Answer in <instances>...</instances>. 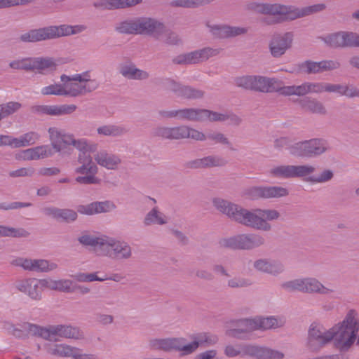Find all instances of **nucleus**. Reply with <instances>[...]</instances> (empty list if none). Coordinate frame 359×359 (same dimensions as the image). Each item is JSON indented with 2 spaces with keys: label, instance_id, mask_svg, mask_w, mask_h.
<instances>
[{
  "label": "nucleus",
  "instance_id": "15",
  "mask_svg": "<svg viewBox=\"0 0 359 359\" xmlns=\"http://www.w3.org/2000/svg\"><path fill=\"white\" fill-rule=\"evenodd\" d=\"M293 40L294 33L292 32L274 34L269 43L271 55L276 58L280 57L292 48Z\"/></svg>",
  "mask_w": 359,
  "mask_h": 359
},
{
  "label": "nucleus",
  "instance_id": "27",
  "mask_svg": "<svg viewBox=\"0 0 359 359\" xmlns=\"http://www.w3.org/2000/svg\"><path fill=\"white\" fill-rule=\"evenodd\" d=\"M119 73L128 80L144 81L150 77L148 72L137 68L130 60L120 65Z\"/></svg>",
  "mask_w": 359,
  "mask_h": 359
},
{
  "label": "nucleus",
  "instance_id": "16",
  "mask_svg": "<svg viewBox=\"0 0 359 359\" xmlns=\"http://www.w3.org/2000/svg\"><path fill=\"white\" fill-rule=\"evenodd\" d=\"M299 74H316L327 71H332L340 67V63L337 60H322L315 62L307 60L299 63L297 66Z\"/></svg>",
  "mask_w": 359,
  "mask_h": 359
},
{
  "label": "nucleus",
  "instance_id": "31",
  "mask_svg": "<svg viewBox=\"0 0 359 359\" xmlns=\"http://www.w3.org/2000/svg\"><path fill=\"white\" fill-rule=\"evenodd\" d=\"M212 204L217 210L227 216L232 221L240 206L238 204L221 198H215L212 200Z\"/></svg>",
  "mask_w": 359,
  "mask_h": 359
},
{
  "label": "nucleus",
  "instance_id": "30",
  "mask_svg": "<svg viewBox=\"0 0 359 359\" xmlns=\"http://www.w3.org/2000/svg\"><path fill=\"white\" fill-rule=\"evenodd\" d=\"M305 144L307 158L318 156L326 152L329 149L327 141L320 138L305 140Z\"/></svg>",
  "mask_w": 359,
  "mask_h": 359
},
{
  "label": "nucleus",
  "instance_id": "45",
  "mask_svg": "<svg viewBox=\"0 0 359 359\" xmlns=\"http://www.w3.org/2000/svg\"><path fill=\"white\" fill-rule=\"evenodd\" d=\"M255 322L257 325V330H268L281 326L279 324L278 320L273 316L255 320Z\"/></svg>",
  "mask_w": 359,
  "mask_h": 359
},
{
  "label": "nucleus",
  "instance_id": "25",
  "mask_svg": "<svg viewBox=\"0 0 359 359\" xmlns=\"http://www.w3.org/2000/svg\"><path fill=\"white\" fill-rule=\"evenodd\" d=\"M43 214L59 222L70 223L77 219V212L72 209L57 207H45L42 209Z\"/></svg>",
  "mask_w": 359,
  "mask_h": 359
},
{
  "label": "nucleus",
  "instance_id": "57",
  "mask_svg": "<svg viewBox=\"0 0 359 359\" xmlns=\"http://www.w3.org/2000/svg\"><path fill=\"white\" fill-rule=\"evenodd\" d=\"M294 142L291 137L288 136H283L277 138L274 140V147L278 150L283 148L288 150L290 152V147H292Z\"/></svg>",
  "mask_w": 359,
  "mask_h": 359
},
{
  "label": "nucleus",
  "instance_id": "29",
  "mask_svg": "<svg viewBox=\"0 0 359 359\" xmlns=\"http://www.w3.org/2000/svg\"><path fill=\"white\" fill-rule=\"evenodd\" d=\"M295 102L306 111L320 115H325L327 114L324 104L316 98L304 97L301 99H297Z\"/></svg>",
  "mask_w": 359,
  "mask_h": 359
},
{
  "label": "nucleus",
  "instance_id": "28",
  "mask_svg": "<svg viewBox=\"0 0 359 359\" xmlns=\"http://www.w3.org/2000/svg\"><path fill=\"white\" fill-rule=\"evenodd\" d=\"M253 266L256 270L274 276H278L285 270L281 262L267 259H259L254 262Z\"/></svg>",
  "mask_w": 359,
  "mask_h": 359
},
{
  "label": "nucleus",
  "instance_id": "8",
  "mask_svg": "<svg viewBox=\"0 0 359 359\" xmlns=\"http://www.w3.org/2000/svg\"><path fill=\"white\" fill-rule=\"evenodd\" d=\"M78 162L81 164L75 170V172L81 175L75 178V181L81 184H99L101 180L96 177L98 168L93 161L90 154L81 153L78 158Z\"/></svg>",
  "mask_w": 359,
  "mask_h": 359
},
{
  "label": "nucleus",
  "instance_id": "17",
  "mask_svg": "<svg viewBox=\"0 0 359 359\" xmlns=\"http://www.w3.org/2000/svg\"><path fill=\"white\" fill-rule=\"evenodd\" d=\"M165 32V25L151 18H137V34L158 39Z\"/></svg>",
  "mask_w": 359,
  "mask_h": 359
},
{
  "label": "nucleus",
  "instance_id": "48",
  "mask_svg": "<svg viewBox=\"0 0 359 359\" xmlns=\"http://www.w3.org/2000/svg\"><path fill=\"white\" fill-rule=\"evenodd\" d=\"M82 153L95 152L97 149V144L95 143H89L86 139L74 140L72 145Z\"/></svg>",
  "mask_w": 359,
  "mask_h": 359
},
{
  "label": "nucleus",
  "instance_id": "4",
  "mask_svg": "<svg viewBox=\"0 0 359 359\" xmlns=\"http://www.w3.org/2000/svg\"><path fill=\"white\" fill-rule=\"evenodd\" d=\"M220 247L232 250H251L265 244V239L259 233H242L219 240Z\"/></svg>",
  "mask_w": 359,
  "mask_h": 359
},
{
  "label": "nucleus",
  "instance_id": "41",
  "mask_svg": "<svg viewBox=\"0 0 359 359\" xmlns=\"http://www.w3.org/2000/svg\"><path fill=\"white\" fill-rule=\"evenodd\" d=\"M28 326L27 336L30 334L46 340H50V325L42 327L36 324L29 323Z\"/></svg>",
  "mask_w": 359,
  "mask_h": 359
},
{
  "label": "nucleus",
  "instance_id": "9",
  "mask_svg": "<svg viewBox=\"0 0 359 359\" xmlns=\"http://www.w3.org/2000/svg\"><path fill=\"white\" fill-rule=\"evenodd\" d=\"M164 88L176 97L186 100H197L204 97L205 92L191 86L184 85L170 77L160 79Z\"/></svg>",
  "mask_w": 359,
  "mask_h": 359
},
{
  "label": "nucleus",
  "instance_id": "46",
  "mask_svg": "<svg viewBox=\"0 0 359 359\" xmlns=\"http://www.w3.org/2000/svg\"><path fill=\"white\" fill-rule=\"evenodd\" d=\"M206 140L213 141L216 144H221L226 145L229 147L231 151H235L236 149L232 147V144L229 139L222 133L213 132L209 133L206 135Z\"/></svg>",
  "mask_w": 359,
  "mask_h": 359
},
{
  "label": "nucleus",
  "instance_id": "13",
  "mask_svg": "<svg viewBox=\"0 0 359 359\" xmlns=\"http://www.w3.org/2000/svg\"><path fill=\"white\" fill-rule=\"evenodd\" d=\"M11 68L22 69L25 71H37L42 73L43 70L55 67V63L49 57H25L22 60L11 61L9 63Z\"/></svg>",
  "mask_w": 359,
  "mask_h": 359
},
{
  "label": "nucleus",
  "instance_id": "36",
  "mask_svg": "<svg viewBox=\"0 0 359 359\" xmlns=\"http://www.w3.org/2000/svg\"><path fill=\"white\" fill-rule=\"evenodd\" d=\"M107 237H97L88 233H83L78 238V241L86 247H91L94 250L105 249Z\"/></svg>",
  "mask_w": 359,
  "mask_h": 359
},
{
  "label": "nucleus",
  "instance_id": "43",
  "mask_svg": "<svg viewBox=\"0 0 359 359\" xmlns=\"http://www.w3.org/2000/svg\"><path fill=\"white\" fill-rule=\"evenodd\" d=\"M48 133L51 145L57 149V151H62L63 147L62 145V138L64 135V132L58 130L57 128L51 127L48 129Z\"/></svg>",
  "mask_w": 359,
  "mask_h": 359
},
{
  "label": "nucleus",
  "instance_id": "40",
  "mask_svg": "<svg viewBox=\"0 0 359 359\" xmlns=\"http://www.w3.org/2000/svg\"><path fill=\"white\" fill-rule=\"evenodd\" d=\"M201 109L184 108L177 109V120L200 121Z\"/></svg>",
  "mask_w": 359,
  "mask_h": 359
},
{
  "label": "nucleus",
  "instance_id": "23",
  "mask_svg": "<svg viewBox=\"0 0 359 359\" xmlns=\"http://www.w3.org/2000/svg\"><path fill=\"white\" fill-rule=\"evenodd\" d=\"M76 108L75 104L35 105L32 107V111L38 114L62 116L72 114Z\"/></svg>",
  "mask_w": 359,
  "mask_h": 359
},
{
  "label": "nucleus",
  "instance_id": "34",
  "mask_svg": "<svg viewBox=\"0 0 359 359\" xmlns=\"http://www.w3.org/2000/svg\"><path fill=\"white\" fill-rule=\"evenodd\" d=\"M95 160L100 165L110 170L116 169L118 165L121 162L118 156L108 154L104 151L98 152L95 156Z\"/></svg>",
  "mask_w": 359,
  "mask_h": 359
},
{
  "label": "nucleus",
  "instance_id": "42",
  "mask_svg": "<svg viewBox=\"0 0 359 359\" xmlns=\"http://www.w3.org/2000/svg\"><path fill=\"white\" fill-rule=\"evenodd\" d=\"M320 39L331 48H343V31L327 34Z\"/></svg>",
  "mask_w": 359,
  "mask_h": 359
},
{
  "label": "nucleus",
  "instance_id": "50",
  "mask_svg": "<svg viewBox=\"0 0 359 359\" xmlns=\"http://www.w3.org/2000/svg\"><path fill=\"white\" fill-rule=\"evenodd\" d=\"M208 27L212 35L217 39H228V25H214L207 24Z\"/></svg>",
  "mask_w": 359,
  "mask_h": 359
},
{
  "label": "nucleus",
  "instance_id": "39",
  "mask_svg": "<svg viewBox=\"0 0 359 359\" xmlns=\"http://www.w3.org/2000/svg\"><path fill=\"white\" fill-rule=\"evenodd\" d=\"M115 31L124 34H137V18L133 20H126L116 24Z\"/></svg>",
  "mask_w": 359,
  "mask_h": 359
},
{
  "label": "nucleus",
  "instance_id": "52",
  "mask_svg": "<svg viewBox=\"0 0 359 359\" xmlns=\"http://www.w3.org/2000/svg\"><path fill=\"white\" fill-rule=\"evenodd\" d=\"M41 93L43 95H64L65 94V87L61 84H53L41 89Z\"/></svg>",
  "mask_w": 359,
  "mask_h": 359
},
{
  "label": "nucleus",
  "instance_id": "22",
  "mask_svg": "<svg viewBox=\"0 0 359 359\" xmlns=\"http://www.w3.org/2000/svg\"><path fill=\"white\" fill-rule=\"evenodd\" d=\"M262 93H278L283 96L295 95L296 85L284 86L283 81L276 78L264 76Z\"/></svg>",
  "mask_w": 359,
  "mask_h": 359
},
{
  "label": "nucleus",
  "instance_id": "51",
  "mask_svg": "<svg viewBox=\"0 0 359 359\" xmlns=\"http://www.w3.org/2000/svg\"><path fill=\"white\" fill-rule=\"evenodd\" d=\"M343 48L359 47V34L352 32H343Z\"/></svg>",
  "mask_w": 359,
  "mask_h": 359
},
{
  "label": "nucleus",
  "instance_id": "55",
  "mask_svg": "<svg viewBox=\"0 0 359 359\" xmlns=\"http://www.w3.org/2000/svg\"><path fill=\"white\" fill-rule=\"evenodd\" d=\"M259 217L264 218L266 222L273 221L279 219L280 214L278 211L273 209H256Z\"/></svg>",
  "mask_w": 359,
  "mask_h": 359
},
{
  "label": "nucleus",
  "instance_id": "6",
  "mask_svg": "<svg viewBox=\"0 0 359 359\" xmlns=\"http://www.w3.org/2000/svg\"><path fill=\"white\" fill-rule=\"evenodd\" d=\"M149 346L151 350L181 351L182 355H188L198 347V342L187 343L184 338L152 339L149 341Z\"/></svg>",
  "mask_w": 359,
  "mask_h": 359
},
{
  "label": "nucleus",
  "instance_id": "19",
  "mask_svg": "<svg viewBox=\"0 0 359 359\" xmlns=\"http://www.w3.org/2000/svg\"><path fill=\"white\" fill-rule=\"evenodd\" d=\"M109 248L108 256L118 259H128L132 257V248L124 241L107 238L105 241V248Z\"/></svg>",
  "mask_w": 359,
  "mask_h": 359
},
{
  "label": "nucleus",
  "instance_id": "54",
  "mask_svg": "<svg viewBox=\"0 0 359 359\" xmlns=\"http://www.w3.org/2000/svg\"><path fill=\"white\" fill-rule=\"evenodd\" d=\"M79 282H93V281H104L107 278H102L97 276L96 273H78L74 275H72Z\"/></svg>",
  "mask_w": 359,
  "mask_h": 359
},
{
  "label": "nucleus",
  "instance_id": "63",
  "mask_svg": "<svg viewBox=\"0 0 359 359\" xmlns=\"http://www.w3.org/2000/svg\"><path fill=\"white\" fill-rule=\"evenodd\" d=\"M21 136L22 138V142H23L22 144H24V147H27L35 144L40 137V135L34 131L27 133Z\"/></svg>",
  "mask_w": 359,
  "mask_h": 359
},
{
  "label": "nucleus",
  "instance_id": "58",
  "mask_svg": "<svg viewBox=\"0 0 359 359\" xmlns=\"http://www.w3.org/2000/svg\"><path fill=\"white\" fill-rule=\"evenodd\" d=\"M41 146L27 149L23 151V158L25 160H37L41 158Z\"/></svg>",
  "mask_w": 359,
  "mask_h": 359
},
{
  "label": "nucleus",
  "instance_id": "2",
  "mask_svg": "<svg viewBox=\"0 0 359 359\" xmlns=\"http://www.w3.org/2000/svg\"><path fill=\"white\" fill-rule=\"evenodd\" d=\"M359 331V315L350 309L344 320L330 328L334 347L341 353L348 352L356 341Z\"/></svg>",
  "mask_w": 359,
  "mask_h": 359
},
{
  "label": "nucleus",
  "instance_id": "26",
  "mask_svg": "<svg viewBox=\"0 0 359 359\" xmlns=\"http://www.w3.org/2000/svg\"><path fill=\"white\" fill-rule=\"evenodd\" d=\"M55 337L79 339L83 338V333L77 327L67 325H50V340Z\"/></svg>",
  "mask_w": 359,
  "mask_h": 359
},
{
  "label": "nucleus",
  "instance_id": "32",
  "mask_svg": "<svg viewBox=\"0 0 359 359\" xmlns=\"http://www.w3.org/2000/svg\"><path fill=\"white\" fill-rule=\"evenodd\" d=\"M111 206H113V205L108 201L102 202L96 201L88 205H79L77 207V211L81 214L92 215L109 212Z\"/></svg>",
  "mask_w": 359,
  "mask_h": 359
},
{
  "label": "nucleus",
  "instance_id": "5",
  "mask_svg": "<svg viewBox=\"0 0 359 359\" xmlns=\"http://www.w3.org/2000/svg\"><path fill=\"white\" fill-rule=\"evenodd\" d=\"M280 286L288 292L299 291L304 293L328 295L334 292V289L325 287L315 278L295 279L283 283Z\"/></svg>",
  "mask_w": 359,
  "mask_h": 359
},
{
  "label": "nucleus",
  "instance_id": "37",
  "mask_svg": "<svg viewBox=\"0 0 359 359\" xmlns=\"http://www.w3.org/2000/svg\"><path fill=\"white\" fill-rule=\"evenodd\" d=\"M76 347H73L65 344H53L47 347V353L51 355L67 358L74 357Z\"/></svg>",
  "mask_w": 359,
  "mask_h": 359
},
{
  "label": "nucleus",
  "instance_id": "60",
  "mask_svg": "<svg viewBox=\"0 0 359 359\" xmlns=\"http://www.w3.org/2000/svg\"><path fill=\"white\" fill-rule=\"evenodd\" d=\"M187 131V126L182 125L180 126L171 127L170 140H182L186 139L185 132Z\"/></svg>",
  "mask_w": 359,
  "mask_h": 359
},
{
  "label": "nucleus",
  "instance_id": "49",
  "mask_svg": "<svg viewBox=\"0 0 359 359\" xmlns=\"http://www.w3.org/2000/svg\"><path fill=\"white\" fill-rule=\"evenodd\" d=\"M334 177V172L330 169H324L318 175L311 176L307 182L313 184L325 183L332 180Z\"/></svg>",
  "mask_w": 359,
  "mask_h": 359
},
{
  "label": "nucleus",
  "instance_id": "62",
  "mask_svg": "<svg viewBox=\"0 0 359 359\" xmlns=\"http://www.w3.org/2000/svg\"><path fill=\"white\" fill-rule=\"evenodd\" d=\"M185 136L187 138H191L194 140L197 141H205L206 140V135L204 133L194 129L190 128L187 126V131L185 132Z\"/></svg>",
  "mask_w": 359,
  "mask_h": 359
},
{
  "label": "nucleus",
  "instance_id": "24",
  "mask_svg": "<svg viewBox=\"0 0 359 359\" xmlns=\"http://www.w3.org/2000/svg\"><path fill=\"white\" fill-rule=\"evenodd\" d=\"M264 76L260 75H243L234 79V84L245 90L262 93Z\"/></svg>",
  "mask_w": 359,
  "mask_h": 359
},
{
  "label": "nucleus",
  "instance_id": "18",
  "mask_svg": "<svg viewBox=\"0 0 359 359\" xmlns=\"http://www.w3.org/2000/svg\"><path fill=\"white\" fill-rule=\"evenodd\" d=\"M243 355H248L257 359H283L284 353L269 348L251 344H243Z\"/></svg>",
  "mask_w": 359,
  "mask_h": 359
},
{
  "label": "nucleus",
  "instance_id": "38",
  "mask_svg": "<svg viewBox=\"0 0 359 359\" xmlns=\"http://www.w3.org/2000/svg\"><path fill=\"white\" fill-rule=\"evenodd\" d=\"M99 135L118 137L126 134L128 130L123 126L117 125H104L97 128Z\"/></svg>",
  "mask_w": 359,
  "mask_h": 359
},
{
  "label": "nucleus",
  "instance_id": "12",
  "mask_svg": "<svg viewBox=\"0 0 359 359\" xmlns=\"http://www.w3.org/2000/svg\"><path fill=\"white\" fill-rule=\"evenodd\" d=\"M222 50V48L205 47L199 50L183 53L174 57L172 62L175 65H187L198 64L217 56Z\"/></svg>",
  "mask_w": 359,
  "mask_h": 359
},
{
  "label": "nucleus",
  "instance_id": "61",
  "mask_svg": "<svg viewBox=\"0 0 359 359\" xmlns=\"http://www.w3.org/2000/svg\"><path fill=\"white\" fill-rule=\"evenodd\" d=\"M32 204L31 203H25V202H12V203H0V210H15L22 208H27L32 206Z\"/></svg>",
  "mask_w": 359,
  "mask_h": 359
},
{
  "label": "nucleus",
  "instance_id": "59",
  "mask_svg": "<svg viewBox=\"0 0 359 359\" xmlns=\"http://www.w3.org/2000/svg\"><path fill=\"white\" fill-rule=\"evenodd\" d=\"M72 284L73 282L69 279L56 280V290L67 293L75 292V288H73Z\"/></svg>",
  "mask_w": 359,
  "mask_h": 359
},
{
  "label": "nucleus",
  "instance_id": "33",
  "mask_svg": "<svg viewBox=\"0 0 359 359\" xmlns=\"http://www.w3.org/2000/svg\"><path fill=\"white\" fill-rule=\"evenodd\" d=\"M327 92V83L304 82L295 88V95L304 97L309 93Z\"/></svg>",
  "mask_w": 359,
  "mask_h": 359
},
{
  "label": "nucleus",
  "instance_id": "3",
  "mask_svg": "<svg viewBox=\"0 0 359 359\" xmlns=\"http://www.w3.org/2000/svg\"><path fill=\"white\" fill-rule=\"evenodd\" d=\"M86 29L84 25L72 26L61 25H51L39 29H30L22 34L19 39L24 43H36L42 41L56 39L62 36L81 33Z\"/></svg>",
  "mask_w": 359,
  "mask_h": 359
},
{
  "label": "nucleus",
  "instance_id": "53",
  "mask_svg": "<svg viewBox=\"0 0 359 359\" xmlns=\"http://www.w3.org/2000/svg\"><path fill=\"white\" fill-rule=\"evenodd\" d=\"M305 140L294 142L290 147V154L299 158H307Z\"/></svg>",
  "mask_w": 359,
  "mask_h": 359
},
{
  "label": "nucleus",
  "instance_id": "20",
  "mask_svg": "<svg viewBox=\"0 0 359 359\" xmlns=\"http://www.w3.org/2000/svg\"><path fill=\"white\" fill-rule=\"evenodd\" d=\"M257 323L252 319H240L237 320L233 328L229 329L226 334L238 339H248L250 334L257 330Z\"/></svg>",
  "mask_w": 359,
  "mask_h": 359
},
{
  "label": "nucleus",
  "instance_id": "7",
  "mask_svg": "<svg viewBox=\"0 0 359 359\" xmlns=\"http://www.w3.org/2000/svg\"><path fill=\"white\" fill-rule=\"evenodd\" d=\"M330 328L326 330L322 325L313 322L308 330L306 347L313 353L319 352L323 347L332 341Z\"/></svg>",
  "mask_w": 359,
  "mask_h": 359
},
{
  "label": "nucleus",
  "instance_id": "10",
  "mask_svg": "<svg viewBox=\"0 0 359 359\" xmlns=\"http://www.w3.org/2000/svg\"><path fill=\"white\" fill-rule=\"evenodd\" d=\"M287 189L278 186H252L245 188L242 196L250 201L280 198L287 196Z\"/></svg>",
  "mask_w": 359,
  "mask_h": 359
},
{
  "label": "nucleus",
  "instance_id": "14",
  "mask_svg": "<svg viewBox=\"0 0 359 359\" xmlns=\"http://www.w3.org/2000/svg\"><path fill=\"white\" fill-rule=\"evenodd\" d=\"M316 171V168L311 165H280L270 170V174L274 177L283 178L303 177Z\"/></svg>",
  "mask_w": 359,
  "mask_h": 359
},
{
  "label": "nucleus",
  "instance_id": "35",
  "mask_svg": "<svg viewBox=\"0 0 359 359\" xmlns=\"http://www.w3.org/2000/svg\"><path fill=\"white\" fill-rule=\"evenodd\" d=\"M143 223L146 226L154 224L164 225L168 223V217L160 212L157 207H154L147 213Z\"/></svg>",
  "mask_w": 359,
  "mask_h": 359
},
{
  "label": "nucleus",
  "instance_id": "11",
  "mask_svg": "<svg viewBox=\"0 0 359 359\" xmlns=\"http://www.w3.org/2000/svg\"><path fill=\"white\" fill-rule=\"evenodd\" d=\"M233 221L243 226L263 231H269L272 229L270 223L258 215L256 209L251 211L241 205Z\"/></svg>",
  "mask_w": 359,
  "mask_h": 359
},
{
  "label": "nucleus",
  "instance_id": "64",
  "mask_svg": "<svg viewBox=\"0 0 359 359\" xmlns=\"http://www.w3.org/2000/svg\"><path fill=\"white\" fill-rule=\"evenodd\" d=\"M170 133L171 127L158 126L153 130L152 134L154 137L170 140Z\"/></svg>",
  "mask_w": 359,
  "mask_h": 359
},
{
  "label": "nucleus",
  "instance_id": "44",
  "mask_svg": "<svg viewBox=\"0 0 359 359\" xmlns=\"http://www.w3.org/2000/svg\"><path fill=\"white\" fill-rule=\"evenodd\" d=\"M57 268V264L46 259H34L32 271L48 272Z\"/></svg>",
  "mask_w": 359,
  "mask_h": 359
},
{
  "label": "nucleus",
  "instance_id": "1",
  "mask_svg": "<svg viewBox=\"0 0 359 359\" xmlns=\"http://www.w3.org/2000/svg\"><path fill=\"white\" fill-rule=\"evenodd\" d=\"M325 4H318L304 8L279 3H261L251 1L246 4V9L259 14L272 15L273 18H264L262 22L267 25H274L293 21L325 10Z\"/></svg>",
  "mask_w": 359,
  "mask_h": 359
},
{
  "label": "nucleus",
  "instance_id": "56",
  "mask_svg": "<svg viewBox=\"0 0 359 359\" xmlns=\"http://www.w3.org/2000/svg\"><path fill=\"white\" fill-rule=\"evenodd\" d=\"M251 285L252 282L249 279L241 277H234L227 282V285L231 288L246 287Z\"/></svg>",
  "mask_w": 359,
  "mask_h": 359
},
{
  "label": "nucleus",
  "instance_id": "21",
  "mask_svg": "<svg viewBox=\"0 0 359 359\" xmlns=\"http://www.w3.org/2000/svg\"><path fill=\"white\" fill-rule=\"evenodd\" d=\"M15 287L33 300L39 301L41 299L42 291L39 279L29 278L18 280L15 283Z\"/></svg>",
  "mask_w": 359,
  "mask_h": 359
},
{
  "label": "nucleus",
  "instance_id": "47",
  "mask_svg": "<svg viewBox=\"0 0 359 359\" xmlns=\"http://www.w3.org/2000/svg\"><path fill=\"white\" fill-rule=\"evenodd\" d=\"M21 107V104L18 102H9L6 104H0L1 120L14 114Z\"/></svg>",
  "mask_w": 359,
  "mask_h": 359
}]
</instances>
